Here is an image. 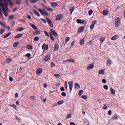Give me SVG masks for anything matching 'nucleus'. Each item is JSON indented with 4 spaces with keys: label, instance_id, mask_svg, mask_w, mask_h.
<instances>
[{
    "label": "nucleus",
    "instance_id": "f257e3e1",
    "mask_svg": "<svg viewBox=\"0 0 125 125\" xmlns=\"http://www.w3.org/2000/svg\"><path fill=\"white\" fill-rule=\"evenodd\" d=\"M120 23V18L118 17L116 18L115 20V25L116 28L118 27Z\"/></svg>",
    "mask_w": 125,
    "mask_h": 125
},
{
    "label": "nucleus",
    "instance_id": "f03ea898",
    "mask_svg": "<svg viewBox=\"0 0 125 125\" xmlns=\"http://www.w3.org/2000/svg\"><path fill=\"white\" fill-rule=\"evenodd\" d=\"M38 10L42 15H45L46 16H48V13L44 9H43L42 10L41 9H39Z\"/></svg>",
    "mask_w": 125,
    "mask_h": 125
},
{
    "label": "nucleus",
    "instance_id": "7ed1b4c3",
    "mask_svg": "<svg viewBox=\"0 0 125 125\" xmlns=\"http://www.w3.org/2000/svg\"><path fill=\"white\" fill-rule=\"evenodd\" d=\"M68 85L70 93H71L72 91L73 86V82L71 81L69 82L68 83Z\"/></svg>",
    "mask_w": 125,
    "mask_h": 125
},
{
    "label": "nucleus",
    "instance_id": "20e7f679",
    "mask_svg": "<svg viewBox=\"0 0 125 125\" xmlns=\"http://www.w3.org/2000/svg\"><path fill=\"white\" fill-rule=\"evenodd\" d=\"M118 116L117 114H115L112 117L110 120H117L118 119Z\"/></svg>",
    "mask_w": 125,
    "mask_h": 125
},
{
    "label": "nucleus",
    "instance_id": "39448f33",
    "mask_svg": "<svg viewBox=\"0 0 125 125\" xmlns=\"http://www.w3.org/2000/svg\"><path fill=\"white\" fill-rule=\"evenodd\" d=\"M46 19L49 25L51 27H52L53 26V25L52 24V22L48 18H46Z\"/></svg>",
    "mask_w": 125,
    "mask_h": 125
},
{
    "label": "nucleus",
    "instance_id": "423d86ee",
    "mask_svg": "<svg viewBox=\"0 0 125 125\" xmlns=\"http://www.w3.org/2000/svg\"><path fill=\"white\" fill-rule=\"evenodd\" d=\"M42 49L44 50H46L48 49V46L47 45H46L45 43H44L42 46Z\"/></svg>",
    "mask_w": 125,
    "mask_h": 125
},
{
    "label": "nucleus",
    "instance_id": "0eeeda50",
    "mask_svg": "<svg viewBox=\"0 0 125 125\" xmlns=\"http://www.w3.org/2000/svg\"><path fill=\"white\" fill-rule=\"evenodd\" d=\"M75 61L72 59H69L63 61V62H65V63H67V62H70L72 63L75 62Z\"/></svg>",
    "mask_w": 125,
    "mask_h": 125
},
{
    "label": "nucleus",
    "instance_id": "6e6552de",
    "mask_svg": "<svg viewBox=\"0 0 125 125\" xmlns=\"http://www.w3.org/2000/svg\"><path fill=\"white\" fill-rule=\"evenodd\" d=\"M2 10L3 12L4 15L5 16L7 17L8 16V13L6 11V9L4 7H2Z\"/></svg>",
    "mask_w": 125,
    "mask_h": 125
},
{
    "label": "nucleus",
    "instance_id": "1a4fd4ad",
    "mask_svg": "<svg viewBox=\"0 0 125 125\" xmlns=\"http://www.w3.org/2000/svg\"><path fill=\"white\" fill-rule=\"evenodd\" d=\"M63 17V16L61 14H59L57 15L56 19L57 20H59L61 19Z\"/></svg>",
    "mask_w": 125,
    "mask_h": 125
},
{
    "label": "nucleus",
    "instance_id": "9d476101",
    "mask_svg": "<svg viewBox=\"0 0 125 125\" xmlns=\"http://www.w3.org/2000/svg\"><path fill=\"white\" fill-rule=\"evenodd\" d=\"M42 70L41 69H38L36 71V74L37 75H39L40 74L42 73Z\"/></svg>",
    "mask_w": 125,
    "mask_h": 125
},
{
    "label": "nucleus",
    "instance_id": "9b49d317",
    "mask_svg": "<svg viewBox=\"0 0 125 125\" xmlns=\"http://www.w3.org/2000/svg\"><path fill=\"white\" fill-rule=\"evenodd\" d=\"M94 67L93 64H89L87 67V69L89 70H91Z\"/></svg>",
    "mask_w": 125,
    "mask_h": 125
},
{
    "label": "nucleus",
    "instance_id": "f8f14e48",
    "mask_svg": "<svg viewBox=\"0 0 125 125\" xmlns=\"http://www.w3.org/2000/svg\"><path fill=\"white\" fill-rule=\"evenodd\" d=\"M102 13L104 16L107 15L108 14L109 12L107 10H104L103 11Z\"/></svg>",
    "mask_w": 125,
    "mask_h": 125
},
{
    "label": "nucleus",
    "instance_id": "ddd939ff",
    "mask_svg": "<svg viewBox=\"0 0 125 125\" xmlns=\"http://www.w3.org/2000/svg\"><path fill=\"white\" fill-rule=\"evenodd\" d=\"M5 3L4 4L3 3H0V6L2 7V8L3 7H5V5L8 6L9 5L8 3L6 1H5Z\"/></svg>",
    "mask_w": 125,
    "mask_h": 125
},
{
    "label": "nucleus",
    "instance_id": "4468645a",
    "mask_svg": "<svg viewBox=\"0 0 125 125\" xmlns=\"http://www.w3.org/2000/svg\"><path fill=\"white\" fill-rule=\"evenodd\" d=\"M59 47V46L58 44H55L54 47V50L55 51H58V50Z\"/></svg>",
    "mask_w": 125,
    "mask_h": 125
},
{
    "label": "nucleus",
    "instance_id": "2eb2a0df",
    "mask_svg": "<svg viewBox=\"0 0 125 125\" xmlns=\"http://www.w3.org/2000/svg\"><path fill=\"white\" fill-rule=\"evenodd\" d=\"M50 56L49 54H47L45 56L44 60L45 61H48L50 59Z\"/></svg>",
    "mask_w": 125,
    "mask_h": 125
},
{
    "label": "nucleus",
    "instance_id": "dca6fc26",
    "mask_svg": "<svg viewBox=\"0 0 125 125\" xmlns=\"http://www.w3.org/2000/svg\"><path fill=\"white\" fill-rule=\"evenodd\" d=\"M51 6L53 7H55L57 5V3L55 2H52L51 3Z\"/></svg>",
    "mask_w": 125,
    "mask_h": 125
},
{
    "label": "nucleus",
    "instance_id": "f3484780",
    "mask_svg": "<svg viewBox=\"0 0 125 125\" xmlns=\"http://www.w3.org/2000/svg\"><path fill=\"white\" fill-rule=\"evenodd\" d=\"M74 8L73 7H71L70 8L69 10L71 15L72 14V13L74 11Z\"/></svg>",
    "mask_w": 125,
    "mask_h": 125
},
{
    "label": "nucleus",
    "instance_id": "a211bd4d",
    "mask_svg": "<svg viewBox=\"0 0 125 125\" xmlns=\"http://www.w3.org/2000/svg\"><path fill=\"white\" fill-rule=\"evenodd\" d=\"M74 88H75L79 89L80 87V85L77 83H75L74 84Z\"/></svg>",
    "mask_w": 125,
    "mask_h": 125
},
{
    "label": "nucleus",
    "instance_id": "6ab92c4d",
    "mask_svg": "<svg viewBox=\"0 0 125 125\" xmlns=\"http://www.w3.org/2000/svg\"><path fill=\"white\" fill-rule=\"evenodd\" d=\"M118 37V36L117 35H115L111 38V40L113 41L115 40Z\"/></svg>",
    "mask_w": 125,
    "mask_h": 125
},
{
    "label": "nucleus",
    "instance_id": "aec40b11",
    "mask_svg": "<svg viewBox=\"0 0 125 125\" xmlns=\"http://www.w3.org/2000/svg\"><path fill=\"white\" fill-rule=\"evenodd\" d=\"M33 12L34 14L38 17H40V15L39 13L36 10H33Z\"/></svg>",
    "mask_w": 125,
    "mask_h": 125
},
{
    "label": "nucleus",
    "instance_id": "412c9836",
    "mask_svg": "<svg viewBox=\"0 0 125 125\" xmlns=\"http://www.w3.org/2000/svg\"><path fill=\"white\" fill-rule=\"evenodd\" d=\"M26 48L28 49L31 50L33 49V47L31 45H28L26 46Z\"/></svg>",
    "mask_w": 125,
    "mask_h": 125
},
{
    "label": "nucleus",
    "instance_id": "4be33fe9",
    "mask_svg": "<svg viewBox=\"0 0 125 125\" xmlns=\"http://www.w3.org/2000/svg\"><path fill=\"white\" fill-rule=\"evenodd\" d=\"M85 27L84 26H81L78 29L77 31H82L84 30Z\"/></svg>",
    "mask_w": 125,
    "mask_h": 125
},
{
    "label": "nucleus",
    "instance_id": "5701e85b",
    "mask_svg": "<svg viewBox=\"0 0 125 125\" xmlns=\"http://www.w3.org/2000/svg\"><path fill=\"white\" fill-rule=\"evenodd\" d=\"M11 34V32H10L6 34L4 36V38H6L9 37Z\"/></svg>",
    "mask_w": 125,
    "mask_h": 125
},
{
    "label": "nucleus",
    "instance_id": "b1692460",
    "mask_svg": "<svg viewBox=\"0 0 125 125\" xmlns=\"http://www.w3.org/2000/svg\"><path fill=\"white\" fill-rule=\"evenodd\" d=\"M49 33H50V34L52 35H54L55 37L57 35V34L56 32H50Z\"/></svg>",
    "mask_w": 125,
    "mask_h": 125
},
{
    "label": "nucleus",
    "instance_id": "393cba45",
    "mask_svg": "<svg viewBox=\"0 0 125 125\" xmlns=\"http://www.w3.org/2000/svg\"><path fill=\"white\" fill-rule=\"evenodd\" d=\"M84 42V40L83 39L81 40L80 41L79 44L80 45H83Z\"/></svg>",
    "mask_w": 125,
    "mask_h": 125
},
{
    "label": "nucleus",
    "instance_id": "a878e982",
    "mask_svg": "<svg viewBox=\"0 0 125 125\" xmlns=\"http://www.w3.org/2000/svg\"><path fill=\"white\" fill-rule=\"evenodd\" d=\"M110 91L111 93L113 94H115V90L113 89L112 88H111L110 89Z\"/></svg>",
    "mask_w": 125,
    "mask_h": 125
},
{
    "label": "nucleus",
    "instance_id": "bb28decb",
    "mask_svg": "<svg viewBox=\"0 0 125 125\" xmlns=\"http://www.w3.org/2000/svg\"><path fill=\"white\" fill-rule=\"evenodd\" d=\"M19 44V42H16L13 45V46L15 47H17Z\"/></svg>",
    "mask_w": 125,
    "mask_h": 125
},
{
    "label": "nucleus",
    "instance_id": "cd10ccee",
    "mask_svg": "<svg viewBox=\"0 0 125 125\" xmlns=\"http://www.w3.org/2000/svg\"><path fill=\"white\" fill-rule=\"evenodd\" d=\"M22 35V34H19L15 36L14 37V38H19L21 37Z\"/></svg>",
    "mask_w": 125,
    "mask_h": 125
},
{
    "label": "nucleus",
    "instance_id": "c85d7f7f",
    "mask_svg": "<svg viewBox=\"0 0 125 125\" xmlns=\"http://www.w3.org/2000/svg\"><path fill=\"white\" fill-rule=\"evenodd\" d=\"M99 73L100 74H104V71L103 70H101L99 72Z\"/></svg>",
    "mask_w": 125,
    "mask_h": 125
},
{
    "label": "nucleus",
    "instance_id": "c756f323",
    "mask_svg": "<svg viewBox=\"0 0 125 125\" xmlns=\"http://www.w3.org/2000/svg\"><path fill=\"white\" fill-rule=\"evenodd\" d=\"M112 63V61L110 59H108L107 61V64L110 65Z\"/></svg>",
    "mask_w": 125,
    "mask_h": 125
},
{
    "label": "nucleus",
    "instance_id": "7c9ffc66",
    "mask_svg": "<svg viewBox=\"0 0 125 125\" xmlns=\"http://www.w3.org/2000/svg\"><path fill=\"white\" fill-rule=\"evenodd\" d=\"M105 39V38L104 37H101L100 38V41L102 42L104 41Z\"/></svg>",
    "mask_w": 125,
    "mask_h": 125
},
{
    "label": "nucleus",
    "instance_id": "2f4dec72",
    "mask_svg": "<svg viewBox=\"0 0 125 125\" xmlns=\"http://www.w3.org/2000/svg\"><path fill=\"white\" fill-rule=\"evenodd\" d=\"M87 44H90L91 46H92L93 44V41L91 40L89 42H87Z\"/></svg>",
    "mask_w": 125,
    "mask_h": 125
},
{
    "label": "nucleus",
    "instance_id": "473e14b6",
    "mask_svg": "<svg viewBox=\"0 0 125 125\" xmlns=\"http://www.w3.org/2000/svg\"><path fill=\"white\" fill-rule=\"evenodd\" d=\"M81 97L84 99H87V97L85 95H83L81 96Z\"/></svg>",
    "mask_w": 125,
    "mask_h": 125
},
{
    "label": "nucleus",
    "instance_id": "72a5a7b5",
    "mask_svg": "<svg viewBox=\"0 0 125 125\" xmlns=\"http://www.w3.org/2000/svg\"><path fill=\"white\" fill-rule=\"evenodd\" d=\"M83 91L82 90H80L78 93L79 95L80 96L81 95L83 94Z\"/></svg>",
    "mask_w": 125,
    "mask_h": 125
},
{
    "label": "nucleus",
    "instance_id": "f704fd0d",
    "mask_svg": "<svg viewBox=\"0 0 125 125\" xmlns=\"http://www.w3.org/2000/svg\"><path fill=\"white\" fill-rule=\"evenodd\" d=\"M48 11H52L53 10L50 7H46V9Z\"/></svg>",
    "mask_w": 125,
    "mask_h": 125
},
{
    "label": "nucleus",
    "instance_id": "c9c22d12",
    "mask_svg": "<svg viewBox=\"0 0 125 125\" xmlns=\"http://www.w3.org/2000/svg\"><path fill=\"white\" fill-rule=\"evenodd\" d=\"M23 27H21L20 28H17V31H21L23 30Z\"/></svg>",
    "mask_w": 125,
    "mask_h": 125
},
{
    "label": "nucleus",
    "instance_id": "e433bc0d",
    "mask_svg": "<svg viewBox=\"0 0 125 125\" xmlns=\"http://www.w3.org/2000/svg\"><path fill=\"white\" fill-rule=\"evenodd\" d=\"M21 1V0H17L16 2V4L18 5L20 3Z\"/></svg>",
    "mask_w": 125,
    "mask_h": 125
},
{
    "label": "nucleus",
    "instance_id": "4c0bfd02",
    "mask_svg": "<svg viewBox=\"0 0 125 125\" xmlns=\"http://www.w3.org/2000/svg\"><path fill=\"white\" fill-rule=\"evenodd\" d=\"M93 12V11L92 10H89L88 13L89 15H90L92 14Z\"/></svg>",
    "mask_w": 125,
    "mask_h": 125
},
{
    "label": "nucleus",
    "instance_id": "58836bf2",
    "mask_svg": "<svg viewBox=\"0 0 125 125\" xmlns=\"http://www.w3.org/2000/svg\"><path fill=\"white\" fill-rule=\"evenodd\" d=\"M103 87L105 90H107L108 88V87L106 85H104L103 86Z\"/></svg>",
    "mask_w": 125,
    "mask_h": 125
},
{
    "label": "nucleus",
    "instance_id": "ea45409f",
    "mask_svg": "<svg viewBox=\"0 0 125 125\" xmlns=\"http://www.w3.org/2000/svg\"><path fill=\"white\" fill-rule=\"evenodd\" d=\"M11 60L10 58H8L7 59L6 62L8 63H10L11 62Z\"/></svg>",
    "mask_w": 125,
    "mask_h": 125
},
{
    "label": "nucleus",
    "instance_id": "a19ab883",
    "mask_svg": "<svg viewBox=\"0 0 125 125\" xmlns=\"http://www.w3.org/2000/svg\"><path fill=\"white\" fill-rule=\"evenodd\" d=\"M76 22L77 23L81 24V20L80 19H77L76 20Z\"/></svg>",
    "mask_w": 125,
    "mask_h": 125
},
{
    "label": "nucleus",
    "instance_id": "79ce46f5",
    "mask_svg": "<svg viewBox=\"0 0 125 125\" xmlns=\"http://www.w3.org/2000/svg\"><path fill=\"white\" fill-rule=\"evenodd\" d=\"M70 38L69 37H66L65 40L66 43H67L70 40Z\"/></svg>",
    "mask_w": 125,
    "mask_h": 125
},
{
    "label": "nucleus",
    "instance_id": "37998d69",
    "mask_svg": "<svg viewBox=\"0 0 125 125\" xmlns=\"http://www.w3.org/2000/svg\"><path fill=\"white\" fill-rule=\"evenodd\" d=\"M63 103V102L62 101H61L58 102L57 103V104H58L60 105L62 104Z\"/></svg>",
    "mask_w": 125,
    "mask_h": 125
},
{
    "label": "nucleus",
    "instance_id": "c03bdc74",
    "mask_svg": "<svg viewBox=\"0 0 125 125\" xmlns=\"http://www.w3.org/2000/svg\"><path fill=\"white\" fill-rule=\"evenodd\" d=\"M39 40V38L38 37H35L34 38V40L35 41H37Z\"/></svg>",
    "mask_w": 125,
    "mask_h": 125
},
{
    "label": "nucleus",
    "instance_id": "a18cd8bd",
    "mask_svg": "<svg viewBox=\"0 0 125 125\" xmlns=\"http://www.w3.org/2000/svg\"><path fill=\"white\" fill-rule=\"evenodd\" d=\"M96 21L95 20L93 21L92 22L91 25L94 26Z\"/></svg>",
    "mask_w": 125,
    "mask_h": 125
},
{
    "label": "nucleus",
    "instance_id": "49530a36",
    "mask_svg": "<svg viewBox=\"0 0 125 125\" xmlns=\"http://www.w3.org/2000/svg\"><path fill=\"white\" fill-rule=\"evenodd\" d=\"M40 19L44 23H46V21L43 18H41Z\"/></svg>",
    "mask_w": 125,
    "mask_h": 125
},
{
    "label": "nucleus",
    "instance_id": "de8ad7c7",
    "mask_svg": "<svg viewBox=\"0 0 125 125\" xmlns=\"http://www.w3.org/2000/svg\"><path fill=\"white\" fill-rule=\"evenodd\" d=\"M50 34V37L52 40V41H54V38L53 37V36H52V35H51L50 33H49Z\"/></svg>",
    "mask_w": 125,
    "mask_h": 125
},
{
    "label": "nucleus",
    "instance_id": "09e8293b",
    "mask_svg": "<svg viewBox=\"0 0 125 125\" xmlns=\"http://www.w3.org/2000/svg\"><path fill=\"white\" fill-rule=\"evenodd\" d=\"M71 117V115L70 114H67V116L66 117V118L67 119H69Z\"/></svg>",
    "mask_w": 125,
    "mask_h": 125
},
{
    "label": "nucleus",
    "instance_id": "8fccbe9b",
    "mask_svg": "<svg viewBox=\"0 0 125 125\" xmlns=\"http://www.w3.org/2000/svg\"><path fill=\"white\" fill-rule=\"evenodd\" d=\"M104 106L103 107V109L104 110L106 109L107 108V105L105 104H104Z\"/></svg>",
    "mask_w": 125,
    "mask_h": 125
},
{
    "label": "nucleus",
    "instance_id": "3c124183",
    "mask_svg": "<svg viewBox=\"0 0 125 125\" xmlns=\"http://www.w3.org/2000/svg\"><path fill=\"white\" fill-rule=\"evenodd\" d=\"M32 27L34 29L36 30L37 29V27L34 24L32 25Z\"/></svg>",
    "mask_w": 125,
    "mask_h": 125
},
{
    "label": "nucleus",
    "instance_id": "603ef678",
    "mask_svg": "<svg viewBox=\"0 0 125 125\" xmlns=\"http://www.w3.org/2000/svg\"><path fill=\"white\" fill-rule=\"evenodd\" d=\"M54 76L55 77L58 78H59L60 77V75L58 74L57 73L54 74Z\"/></svg>",
    "mask_w": 125,
    "mask_h": 125
},
{
    "label": "nucleus",
    "instance_id": "864d4df0",
    "mask_svg": "<svg viewBox=\"0 0 125 125\" xmlns=\"http://www.w3.org/2000/svg\"><path fill=\"white\" fill-rule=\"evenodd\" d=\"M31 56V54L30 53H27L25 55V56H27L28 57H30Z\"/></svg>",
    "mask_w": 125,
    "mask_h": 125
},
{
    "label": "nucleus",
    "instance_id": "5fc2aeb1",
    "mask_svg": "<svg viewBox=\"0 0 125 125\" xmlns=\"http://www.w3.org/2000/svg\"><path fill=\"white\" fill-rule=\"evenodd\" d=\"M61 94L63 96H66V94L64 92H62Z\"/></svg>",
    "mask_w": 125,
    "mask_h": 125
},
{
    "label": "nucleus",
    "instance_id": "6e6d98bb",
    "mask_svg": "<svg viewBox=\"0 0 125 125\" xmlns=\"http://www.w3.org/2000/svg\"><path fill=\"white\" fill-rule=\"evenodd\" d=\"M102 81V83H105L106 82V80L104 79H103Z\"/></svg>",
    "mask_w": 125,
    "mask_h": 125
},
{
    "label": "nucleus",
    "instance_id": "4d7b16f0",
    "mask_svg": "<svg viewBox=\"0 0 125 125\" xmlns=\"http://www.w3.org/2000/svg\"><path fill=\"white\" fill-rule=\"evenodd\" d=\"M86 23V21L84 20H81V24H85Z\"/></svg>",
    "mask_w": 125,
    "mask_h": 125
},
{
    "label": "nucleus",
    "instance_id": "13d9d810",
    "mask_svg": "<svg viewBox=\"0 0 125 125\" xmlns=\"http://www.w3.org/2000/svg\"><path fill=\"white\" fill-rule=\"evenodd\" d=\"M40 32H34L33 34H40Z\"/></svg>",
    "mask_w": 125,
    "mask_h": 125
},
{
    "label": "nucleus",
    "instance_id": "bf43d9fd",
    "mask_svg": "<svg viewBox=\"0 0 125 125\" xmlns=\"http://www.w3.org/2000/svg\"><path fill=\"white\" fill-rule=\"evenodd\" d=\"M0 24L4 27H6V26L5 24H3L2 23L0 22Z\"/></svg>",
    "mask_w": 125,
    "mask_h": 125
},
{
    "label": "nucleus",
    "instance_id": "052dcab7",
    "mask_svg": "<svg viewBox=\"0 0 125 125\" xmlns=\"http://www.w3.org/2000/svg\"><path fill=\"white\" fill-rule=\"evenodd\" d=\"M108 114L109 115H111L112 114V111L111 110H109L108 112Z\"/></svg>",
    "mask_w": 125,
    "mask_h": 125
},
{
    "label": "nucleus",
    "instance_id": "680f3d73",
    "mask_svg": "<svg viewBox=\"0 0 125 125\" xmlns=\"http://www.w3.org/2000/svg\"><path fill=\"white\" fill-rule=\"evenodd\" d=\"M47 84L46 83H44L43 84V86L44 88H46L47 87Z\"/></svg>",
    "mask_w": 125,
    "mask_h": 125
},
{
    "label": "nucleus",
    "instance_id": "e2e57ef3",
    "mask_svg": "<svg viewBox=\"0 0 125 125\" xmlns=\"http://www.w3.org/2000/svg\"><path fill=\"white\" fill-rule=\"evenodd\" d=\"M60 89V90H61V91H63L64 90V88L63 87H61Z\"/></svg>",
    "mask_w": 125,
    "mask_h": 125
},
{
    "label": "nucleus",
    "instance_id": "0e129e2a",
    "mask_svg": "<svg viewBox=\"0 0 125 125\" xmlns=\"http://www.w3.org/2000/svg\"><path fill=\"white\" fill-rule=\"evenodd\" d=\"M45 34L47 36L49 37V35L47 32H44Z\"/></svg>",
    "mask_w": 125,
    "mask_h": 125
},
{
    "label": "nucleus",
    "instance_id": "69168bd1",
    "mask_svg": "<svg viewBox=\"0 0 125 125\" xmlns=\"http://www.w3.org/2000/svg\"><path fill=\"white\" fill-rule=\"evenodd\" d=\"M41 4L42 7H44L45 8V9H46L47 7L44 5V4H43L42 3H41Z\"/></svg>",
    "mask_w": 125,
    "mask_h": 125
},
{
    "label": "nucleus",
    "instance_id": "338daca9",
    "mask_svg": "<svg viewBox=\"0 0 125 125\" xmlns=\"http://www.w3.org/2000/svg\"><path fill=\"white\" fill-rule=\"evenodd\" d=\"M14 17V16L13 15H11L10 16H9V18L10 19H13Z\"/></svg>",
    "mask_w": 125,
    "mask_h": 125
},
{
    "label": "nucleus",
    "instance_id": "774afa93",
    "mask_svg": "<svg viewBox=\"0 0 125 125\" xmlns=\"http://www.w3.org/2000/svg\"><path fill=\"white\" fill-rule=\"evenodd\" d=\"M70 125H75V124L74 122H72L70 123Z\"/></svg>",
    "mask_w": 125,
    "mask_h": 125
}]
</instances>
